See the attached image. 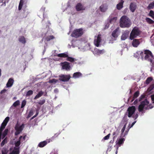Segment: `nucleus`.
Instances as JSON below:
<instances>
[{
	"instance_id": "nucleus-1",
	"label": "nucleus",
	"mask_w": 154,
	"mask_h": 154,
	"mask_svg": "<svg viewBox=\"0 0 154 154\" xmlns=\"http://www.w3.org/2000/svg\"><path fill=\"white\" fill-rule=\"evenodd\" d=\"M131 25L129 18L126 16H122L120 20V26L121 28H129Z\"/></svg>"
},
{
	"instance_id": "nucleus-2",
	"label": "nucleus",
	"mask_w": 154,
	"mask_h": 154,
	"mask_svg": "<svg viewBox=\"0 0 154 154\" xmlns=\"http://www.w3.org/2000/svg\"><path fill=\"white\" fill-rule=\"evenodd\" d=\"M140 55L141 58L143 59V58L145 60L152 62L153 59V56L151 51L149 50H146L144 51V52H141L140 53Z\"/></svg>"
},
{
	"instance_id": "nucleus-3",
	"label": "nucleus",
	"mask_w": 154,
	"mask_h": 154,
	"mask_svg": "<svg viewBox=\"0 0 154 154\" xmlns=\"http://www.w3.org/2000/svg\"><path fill=\"white\" fill-rule=\"evenodd\" d=\"M140 34V31L138 28L136 27H134L132 30L130 36V38L132 40L134 38H136Z\"/></svg>"
},
{
	"instance_id": "nucleus-4",
	"label": "nucleus",
	"mask_w": 154,
	"mask_h": 154,
	"mask_svg": "<svg viewBox=\"0 0 154 154\" xmlns=\"http://www.w3.org/2000/svg\"><path fill=\"white\" fill-rule=\"evenodd\" d=\"M83 34V29L80 28L74 30L71 35L72 37L77 38L81 36Z\"/></svg>"
},
{
	"instance_id": "nucleus-5",
	"label": "nucleus",
	"mask_w": 154,
	"mask_h": 154,
	"mask_svg": "<svg viewBox=\"0 0 154 154\" xmlns=\"http://www.w3.org/2000/svg\"><path fill=\"white\" fill-rule=\"evenodd\" d=\"M71 78L69 74H61L59 76V80L63 82H66L69 80Z\"/></svg>"
},
{
	"instance_id": "nucleus-6",
	"label": "nucleus",
	"mask_w": 154,
	"mask_h": 154,
	"mask_svg": "<svg viewBox=\"0 0 154 154\" xmlns=\"http://www.w3.org/2000/svg\"><path fill=\"white\" fill-rule=\"evenodd\" d=\"M149 102L146 99H145L143 101L141 102L140 104L138 107V110L140 112H142L145 107L146 108Z\"/></svg>"
},
{
	"instance_id": "nucleus-7",
	"label": "nucleus",
	"mask_w": 154,
	"mask_h": 154,
	"mask_svg": "<svg viewBox=\"0 0 154 154\" xmlns=\"http://www.w3.org/2000/svg\"><path fill=\"white\" fill-rule=\"evenodd\" d=\"M101 35L99 34L98 35L97 37L95 36V37L94 43V45L97 47L99 46L100 43L101 42Z\"/></svg>"
},
{
	"instance_id": "nucleus-8",
	"label": "nucleus",
	"mask_w": 154,
	"mask_h": 154,
	"mask_svg": "<svg viewBox=\"0 0 154 154\" xmlns=\"http://www.w3.org/2000/svg\"><path fill=\"white\" fill-rule=\"evenodd\" d=\"M62 69H65L67 71L69 70L70 68V63L68 62L65 61L61 63Z\"/></svg>"
},
{
	"instance_id": "nucleus-9",
	"label": "nucleus",
	"mask_w": 154,
	"mask_h": 154,
	"mask_svg": "<svg viewBox=\"0 0 154 154\" xmlns=\"http://www.w3.org/2000/svg\"><path fill=\"white\" fill-rule=\"evenodd\" d=\"M136 110L135 107L132 106L129 107L127 110L128 112V117H131L134 113Z\"/></svg>"
},
{
	"instance_id": "nucleus-10",
	"label": "nucleus",
	"mask_w": 154,
	"mask_h": 154,
	"mask_svg": "<svg viewBox=\"0 0 154 154\" xmlns=\"http://www.w3.org/2000/svg\"><path fill=\"white\" fill-rule=\"evenodd\" d=\"M104 52L105 51L104 49L100 50L97 48H95L93 51V53L94 55H100V54H103Z\"/></svg>"
},
{
	"instance_id": "nucleus-11",
	"label": "nucleus",
	"mask_w": 154,
	"mask_h": 154,
	"mask_svg": "<svg viewBox=\"0 0 154 154\" xmlns=\"http://www.w3.org/2000/svg\"><path fill=\"white\" fill-rule=\"evenodd\" d=\"M24 127V125L23 124H22L20 126L19 125L17 122L16 125L14 127V129L16 131H18L19 132H21Z\"/></svg>"
},
{
	"instance_id": "nucleus-12",
	"label": "nucleus",
	"mask_w": 154,
	"mask_h": 154,
	"mask_svg": "<svg viewBox=\"0 0 154 154\" xmlns=\"http://www.w3.org/2000/svg\"><path fill=\"white\" fill-rule=\"evenodd\" d=\"M119 28H117L114 30L111 34L112 36L116 40L119 35Z\"/></svg>"
},
{
	"instance_id": "nucleus-13",
	"label": "nucleus",
	"mask_w": 154,
	"mask_h": 154,
	"mask_svg": "<svg viewBox=\"0 0 154 154\" xmlns=\"http://www.w3.org/2000/svg\"><path fill=\"white\" fill-rule=\"evenodd\" d=\"M125 140V139L124 138H119L117 140L116 143V145L117 146V149H118L119 146H120L121 145L123 144Z\"/></svg>"
},
{
	"instance_id": "nucleus-14",
	"label": "nucleus",
	"mask_w": 154,
	"mask_h": 154,
	"mask_svg": "<svg viewBox=\"0 0 154 154\" xmlns=\"http://www.w3.org/2000/svg\"><path fill=\"white\" fill-rule=\"evenodd\" d=\"M75 9L77 11L84 10L85 8L81 3H78L75 6Z\"/></svg>"
},
{
	"instance_id": "nucleus-15",
	"label": "nucleus",
	"mask_w": 154,
	"mask_h": 154,
	"mask_svg": "<svg viewBox=\"0 0 154 154\" xmlns=\"http://www.w3.org/2000/svg\"><path fill=\"white\" fill-rule=\"evenodd\" d=\"M137 8L136 4L134 3H131L129 6V8L130 11L132 12H134L135 11Z\"/></svg>"
},
{
	"instance_id": "nucleus-16",
	"label": "nucleus",
	"mask_w": 154,
	"mask_h": 154,
	"mask_svg": "<svg viewBox=\"0 0 154 154\" xmlns=\"http://www.w3.org/2000/svg\"><path fill=\"white\" fill-rule=\"evenodd\" d=\"M129 33V31L127 30L124 32L121 36V39L122 40H125L128 36Z\"/></svg>"
},
{
	"instance_id": "nucleus-17",
	"label": "nucleus",
	"mask_w": 154,
	"mask_h": 154,
	"mask_svg": "<svg viewBox=\"0 0 154 154\" xmlns=\"http://www.w3.org/2000/svg\"><path fill=\"white\" fill-rule=\"evenodd\" d=\"M14 82V80L13 79L10 78L6 84V87L9 88L11 87L13 85Z\"/></svg>"
},
{
	"instance_id": "nucleus-18",
	"label": "nucleus",
	"mask_w": 154,
	"mask_h": 154,
	"mask_svg": "<svg viewBox=\"0 0 154 154\" xmlns=\"http://www.w3.org/2000/svg\"><path fill=\"white\" fill-rule=\"evenodd\" d=\"M140 43V42L138 39H134L132 42V45L134 47H137Z\"/></svg>"
},
{
	"instance_id": "nucleus-19",
	"label": "nucleus",
	"mask_w": 154,
	"mask_h": 154,
	"mask_svg": "<svg viewBox=\"0 0 154 154\" xmlns=\"http://www.w3.org/2000/svg\"><path fill=\"white\" fill-rule=\"evenodd\" d=\"M68 53L67 52L60 53L55 55V56H56L64 58H67L68 57Z\"/></svg>"
},
{
	"instance_id": "nucleus-20",
	"label": "nucleus",
	"mask_w": 154,
	"mask_h": 154,
	"mask_svg": "<svg viewBox=\"0 0 154 154\" xmlns=\"http://www.w3.org/2000/svg\"><path fill=\"white\" fill-rule=\"evenodd\" d=\"M124 1L123 0H121L120 2L116 5V8L119 10H121L123 8V5Z\"/></svg>"
},
{
	"instance_id": "nucleus-21",
	"label": "nucleus",
	"mask_w": 154,
	"mask_h": 154,
	"mask_svg": "<svg viewBox=\"0 0 154 154\" xmlns=\"http://www.w3.org/2000/svg\"><path fill=\"white\" fill-rule=\"evenodd\" d=\"M100 11L103 12H105L107 9V7L106 5H102L100 7Z\"/></svg>"
},
{
	"instance_id": "nucleus-22",
	"label": "nucleus",
	"mask_w": 154,
	"mask_h": 154,
	"mask_svg": "<svg viewBox=\"0 0 154 154\" xmlns=\"http://www.w3.org/2000/svg\"><path fill=\"white\" fill-rule=\"evenodd\" d=\"M47 144V142L46 141H44L40 142L38 145V146L39 147H43L46 146Z\"/></svg>"
},
{
	"instance_id": "nucleus-23",
	"label": "nucleus",
	"mask_w": 154,
	"mask_h": 154,
	"mask_svg": "<svg viewBox=\"0 0 154 154\" xmlns=\"http://www.w3.org/2000/svg\"><path fill=\"white\" fill-rule=\"evenodd\" d=\"M119 130L118 129L113 133L112 134L113 136V140H114L119 135Z\"/></svg>"
},
{
	"instance_id": "nucleus-24",
	"label": "nucleus",
	"mask_w": 154,
	"mask_h": 154,
	"mask_svg": "<svg viewBox=\"0 0 154 154\" xmlns=\"http://www.w3.org/2000/svg\"><path fill=\"white\" fill-rule=\"evenodd\" d=\"M152 90H154V81L152 82V84L147 89L148 92H150Z\"/></svg>"
},
{
	"instance_id": "nucleus-25",
	"label": "nucleus",
	"mask_w": 154,
	"mask_h": 154,
	"mask_svg": "<svg viewBox=\"0 0 154 154\" xmlns=\"http://www.w3.org/2000/svg\"><path fill=\"white\" fill-rule=\"evenodd\" d=\"M19 148L15 147L13 150L10 154H19Z\"/></svg>"
},
{
	"instance_id": "nucleus-26",
	"label": "nucleus",
	"mask_w": 154,
	"mask_h": 154,
	"mask_svg": "<svg viewBox=\"0 0 154 154\" xmlns=\"http://www.w3.org/2000/svg\"><path fill=\"white\" fill-rule=\"evenodd\" d=\"M25 2V0H20L18 6L19 10H20L21 9L23 5Z\"/></svg>"
},
{
	"instance_id": "nucleus-27",
	"label": "nucleus",
	"mask_w": 154,
	"mask_h": 154,
	"mask_svg": "<svg viewBox=\"0 0 154 154\" xmlns=\"http://www.w3.org/2000/svg\"><path fill=\"white\" fill-rule=\"evenodd\" d=\"M82 74L80 72H76L74 73L73 75V77L74 78H78L81 76Z\"/></svg>"
},
{
	"instance_id": "nucleus-28",
	"label": "nucleus",
	"mask_w": 154,
	"mask_h": 154,
	"mask_svg": "<svg viewBox=\"0 0 154 154\" xmlns=\"http://www.w3.org/2000/svg\"><path fill=\"white\" fill-rule=\"evenodd\" d=\"M139 94L140 93L139 91H137L134 93L133 97V99L131 100V102H132L135 98H136L138 97L139 95Z\"/></svg>"
},
{
	"instance_id": "nucleus-29",
	"label": "nucleus",
	"mask_w": 154,
	"mask_h": 154,
	"mask_svg": "<svg viewBox=\"0 0 154 154\" xmlns=\"http://www.w3.org/2000/svg\"><path fill=\"white\" fill-rule=\"evenodd\" d=\"M43 92L42 91H40L34 98V99L35 100L41 97L43 94Z\"/></svg>"
},
{
	"instance_id": "nucleus-30",
	"label": "nucleus",
	"mask_w": 154,
	"mask_h": 154,
	"mask_svg": "<svg viewBox=\"0 0 154 154\" xmlns=\"http://www.w3.org/2000/svg\"><path fill=\"white\" fill-rule=\"evenodd\" d=\"M146 22L149 24H153L154 23V21L149 17H146L145 19Z\"/></svg>"
},
{
	"instance_id": "nucleus-31",
	"label": "nucleus",
	"mask_w": 154,
	"mask_h": 154,
	"mask_svg": "<svg viewBox=\"0 0 154 154\" xmlns=\"http://www.w3.org/2000/svg\"><path fill=\"white\" fill-rule=\"evenodd\" d=\"M22 138V136H20L18 140L15 142V146L16 147H18L20 145L21 143L20 142Z\"/></svg>"
},
{
	"instance_id": "nucleus-32",
	"label": "nucleus",
	"mask_w": 154,
	"mask_h": 154,
	"mask_svg": "<svg viewBox=\"0 0 154 154\" xmlns=\"http://www.w3.org/2000/svg\"><path fill=\"white\" fill-rule=\"evenodd\" d=\"M153 81V78L152 77H150L147 78L145 81V83L147 84H149L151 82Z\"/></svg>"
},
{
	"instance_id": "nucleus-33",
	"label": "nucleus",
	"mask_w": 154,
	"mask_h": 154,
	"mask_svg": "<svg viewBox=\"0 0 154 154\" xmlns=\"http://www.w3.org/2000/svg\"><path fill=\"white\" fill-rule=\"evenodd\" d=\"M154 8V1L150 3L147 7V8L149 10H150Z\"/></svg>"
},
{
	"instance_id": "nucleus-34",
	"label": "nucleus",
	"mask_w": 154,
	"mask_h": 154,
	"mask_svg": "<svg viewBox=\"0 0 154 154\" xmlns=\"http://www.w3.org/2000/svg\"><path fill=\"white\" fill-rule=\"evenodd\" d=\"M19 40L23 44H25L26 42L25 38L23 36L20 37L19 38Z\"/></svg>"
},
{
	"instance_id": "nucleus-35",
	"label": "nucleus",
	"mask_w": 154,
	"mask_h": 154,
	"mask_svg": "<svg viewBox=\"0 0 154 154\" xmlns=\"http://www.w3.org/2000/svg\"><path fill=\"white\" fill-rule=\"evenodd\" d=\"M66 60L71 62H73L76 61V59L72 57H69L68 56V57H67Z\"/></svg>"
},
{
	"instance_id": "nucleus-36",
	"label": "nucleus",
	"mask_w": 154,
	"mask_h": 154,
	"mask_svg": "<svg viewBox=\"0 0 154 154\" xmlns=\"http://www.w3.org/2000/svg\"><path fill=\"white\" fill-rule=\"evenodd\" d=\"M136 122V121H134L132 123L130 127L129 128H128V131H125V133H124V136H125V135H126L127 134L129 129L133 126V125H134V124Z\"/></svg>"
},
{
	"instance_id": "nucleus-37",
	"label": "nucleus",
	"mask_w": 154,
	"mask_h": 154,
	"mask_svg": "<svg viewBox=\"0 0 154 154\" xmlns=\"http://www.w3.org/2000/svg\"><path fill=\"white\" fill-rule=\"evenodd\" d=\"M127 124V122H126L124 125V126H123L122 128V130H121V136H123V137H124V135H123V133L124 132V131H125V128H126V125ZM125 136H124V137Z\"/></svg>"
},
{
	"instance_id": "nucleus-38",
	"label": "nucleus",
	"mask_w": 154,
	"mask_h": 154,
	"mask_svg": "<svg viewBox=\"0 0 154 154\" xmlns=\"http://www.w3.org/2000/svg\"><path fill=\"white\" fill-rule=\"evenodd\" d=\"M54 38V37L53 35H50L47 37L45 38V39L47 41H49L51 40L52 39Z\"/></svg>"
},
{
	"instance_id": "nucleus-39",
	"label": "nucleus",
	"mask_w": 154,
	"mask_h": 154,
	"mask_svg": "<svg viewBox=\"0 0 154 154\" xmlns=\"http://www.w3.org/2000/svg\"><path fill=\"white\" fill-rule=\"evenodd\" d=\"M117 19V17H113L109 20V22L110 23H113L116 21Z\"/></svg>"
},
{
	"instance_id": "nucleus-40",
	"label": "nucleus",
	"mask_w": 154,
	"mask_h": 154,
	"mask_svg": "<svg viewBox=\"0 0 154 154\" xmlns=\"http://www.w3.org/2000/svg\"><path fill=\"white\" fill-rule=\"evenodd\" d=\"M148 15L154 20V12L153 11L150 10V11Z\"/></svg>"
},
{
	"instance_id": "nucleus-41",
	"label": "nucleus",
	"mask_w": 154,
	"mask_h": 154,
	"mask_svg": "<svg viewBox=\"0 0 154 154\" xmlns=\"http://www.w3.org/2000/svg\"><path fill=\"white\" fill-rule=\"evenodd\" d=\"M7 137L5 138L2 141V142L1 144V146L2 147L3 146L7 143Z\"/></svg>"
},
{
	"instance_id": "nucleus-42",
	"label": "nucleus",
	"mask_w": 154,
	"mask_h": 154,
	"mask_svg": "<svg viewBox=\"0 0 154 154\" xmlns=\"http://www.w3.org/2000/svg\"><path fill=\"white\" fill-rule=\"evenodd\" d=\"M33 94V91L32 90H29L28 91L26 94V96H29Z\"/></svg>"
},
{
	"instance_id": "nucleus-43",
	"label": "nucleus",
	"mask_w": 154,
	"mask_h": 154,
	"mask_svg": "<svg viewBox=\"0 0 154 154\" xmlns=\"http://www.w3.org/2000/svg\"><path fill=\"white\" fill-rule=\"evenodd\" d=\"M33 114V111L32 110H31L30 111L28 116L27 117V118H29V117H30Z\"/></svg>"
},
{
	"instance_id": "nucleus-44",
	"label": "nucleus",
	"mask_w": 154,
	"mask_h": 154,
	"mask_svg": "<svg viewBox=\"0 0 154 154\" xmlns=\"http://www.w3.org/2000/svg\"><path fill=\"white\" fill-rule=\"evenodd\" d=\"M20 104V101L19 100L16 101L13 104V106L14 107H16Z\"/></svg>"
},
{
	"instance_id": "nucleus-45",
	"label": "nucleus",
	"mask_w": 154,
	"mask_h": 154,
	"mask_svg": "<svg viewBox=\"0 0 154 154\" xmlns=\"http://www.w3.org/2000/svg\"><path fill=\"white\" fill-rule=\"evenodd\" d=\"M9 119L10 118L9 117H7L4 120L3 122L5 123V124H7L9 120Z\"/></svg>"
},
{
	"instance_id": "nucleus-46",
	"label": "nucleus",
	"mask_w": 154,
	"mask_h": 154,
	"mask_svg": "<svg viewBox=\"0 0 154 154\" xmlns=\"http://www.w3.org/2000/svg\"><path fill=\"white\" fill-rule=\"evenodd\" d=\"M2 154H7L8 151L5 148H3L2 151Z\"/></svg>"
},
{
	"instance_id": "nucleus-47",
	"label": "nucleus",
	"mask_w": 154,
	"mask_h": 154,
	"mask_svg": "<svg viewBox=\"0 0 154 154\" xmlns=\"http://www.w3.org/2000/svg\"><path fill=\"white\" fill-rule=\"evenodd\" d=\"M26 104V101L25 100H23L22 102L21 108H22L24 107V106H25Z\"/></svg>"
},
{
	"instance_id": "nucleus-48",
	"label": "nucleus",
	"mask_w": 154,
	"mask_h": 154,
	"mask_svg": "<svg viewBox=\"0 0 154 154\" xmlns=\"http://www.w3.org/2000/svg\"><path fill=\"white\" fill-rule=\"evenodd\" d=\"M57 82V80L55 79H53L49 81V83H56Z\"/></svg>"
},
{
	"instance_id": "nucleus-49",
	"label": "nucleus",
	"mask_w": 154,
	"mask_h": 154,
	"mask_svg": "<svg viewBox=\"0 0 154 154\" xmlns=\"http://www.w3.org/2000/svg\"><path fill=\"white\" fill-rule=\"evenodd\" d=\"M45 102V99H43L42 100H40L38 102V103L40 105H42L44 104Z\"/></svg>"
},
{
	"instance_id": "nucleus-50",
	"label": "nucleus",
	"mask_w": 154,
	"mask_h": 154,
	"mask_svg": "<svg viewBox=\"0 0 154 154\" xmlns=\"http://www.w3.org/2000/svg\"><path fill=\"white\" fill-rule=\"evenodd\" d=\"M110 134H108L106 136H105L103 138L104 139V140H107L109 138V137H110Z\"/></svg>"
},
{
	"instance_id": "nucleus-51",
	"label": "nucleus",
	"mask_w": 154,
	"mask_h": 154,
	"mask_svg": "<svg viewBox=\"0 0 154 154\" xmlns=\"http://www.w3.org/2000/svg\"><path fill=\"white\" fill-rule=\"evenodd\" d=\"M38 111H37L36 114L35 115H34V116H33L31 118L30 120H32V119H33L34 118L36 117L37 116V115H38Z\"/></svg>"
},
{
	"instance_id": "nucleus-52",
	"label": "nucleus",
	"mask_w": 154,
	"mask_h": 154,
	"mask_svg": "<svg viewBox=\"0 0 154 154\" xmlns=\"http://www.w3.org/2000/svg\"><path fill=\"white\" fill-rule=\"evenodd\" d=\"M8 131V129H5L3 132V134L7 135Z\"/></svg>"
},
{
	"instance_id": "nucleus-53",
	"label": "nucleus",
	"mask_w": 154,
	"mask_h": 154,
	"mask_svg": "<svg viewBox=\"0 0 154 154\" xmlns=\"http://www.w3.org/2000/svg\"><path fill=\"white\" fill-rule=\"evenodd\" d=\"M7 124H5L3 122L2 124L1 125V127H3V128H5V126H6Z\"/></svg>"
},
{
	"instance_id": "nucleus-54",
	"label": "nucleus",
	"mask_w": 154,
	"mask_h": 154,
	"mask_svg": "<svg viewBox=\"0 0 154 154\" xmlns=\"http://www.w3.org/2000/svg\"><path fill=\"white\" fill-rule=\"evenodd\" d=\"M145 97V96L144 95H141L140 97V98H139V101H141V100L143 99V98H144Z\"/></svg>"
},
{
	"instance_id": "nucleus-55",
	"label": "nucleus",
	"mask_w": 154,
	"mask_h": 154,
	"mask_svg": "<svg viewBox=\"0 0 154 154\" xmlns=\"http://www.w3.org/2000/svg\"><path fill=\"white\" fill-rule=\"evenodd\" d=\"M20 133L21 132L18 131H16L15 132L14 134L15 135L17 136L20 134Z\"/></svg>"
},
{
	"instance_id": "nucleus-56",
	"label": "nucleus",
	"mask_w": 154,
	"mask_h": 154,
	"mask_svg": "<svg viewBox=\"0 0 154 154\" xmlns=\"http://www.w3.org/2000/svg\"><path fill=\"white\" fill-rule=\"evenodd\" d=\"M152 100V101L153 103H154V94L152 95L151 96Z\"/></svg>"
},
{
	"instance_id": "nucleus-57",
	"label": "nucleus",
	"mask_w": 154,
	"mask_h": 154,
	"mask_svg": "<svg viewBox=\"0 0 154 154\" xmlns=\"http://www.w3.org/2000/svg\"><path fill=\"white\" fill-rule=\"evenodd\" d=\"M6 91H7L6 90L4 89L1 91V92H0V93L1 94H2L6 92Z\"/></svg>"
},
{
	"instance_id": "nucleus-58",
	"label": "nucleus",
	"mask_w": 154,
	"mask_h": 154,
	"mask_svg": "<svg viewBox=\"0 0 154 154\" xmlns=\"http://www.w3.org/2000/svg\"><path fill=\"white\" fill-rule=\"evenodd\" d=\"M59 134L60 133H59L55 134L53 137H56L58 136Z\"/></svg>"
},
{
	"instance_id": "nucleus-59",
	"label": "nucleus",
	"mask_w": 154,
	"mask_h": 154,
	"mask_svg": "<svg viewBox=\"0 0 154 154\" xmlns=\"http://www.w3.org/2000/svg\"><path fill=\"white\" fill-rule=\"evenodd\" d=\"M5 128H3L1 127H0V132H2V131Z\"/></svg>"
},
{
	"instance_id": "nucleus-60",
	"label": "nucleus",
	"mask_w": 154,
	"mask_h": 154,
	"mask_svg": "<svg viewBox=\"0 0 154 154\" xmlns=\"http://www.w3.org/2000/svg\"><path fill=\"white\" fill-rule=\"evenodd\" d=\"M148 107L149 109H151L153 107V106H152V105L150 104V105H149L148 106Z\"/></svg>"
},
{
	"instance_id": "nucleus-61",
	"label": "nucleus",
	"mask_w": 154,
	"mask_h": 154,
	"mask_svg": "<svg viewBox=\"0 0 154 154\" xmlns=\"http://www.w3.org/2000/svg\"><path fill=\"white\" fill-rule=\"evenodd\" d=\"M6 136V135H5V134H2V139H4V138Z\"/></svg>"
},
{
	"instance_id": "nucleus-62",
	"label": "nucleus",
	"mask_w": 154,
	"mask_h": 154,
	"mask_svg": "<svg viewBox=\"0 0 154 154\" xmlns=\"http://www.w3.org/2000/svg\"><path fill=\"white\" fill-rule=\"evenodd\" d=\"M26 135H25L23 137H22V138H23V140H25V138H26Z\"/></svg>"
},
{
	"instance_id": "nucleus-63",
	"label": "nucleus",
	"mask_w": 154,
	"mask_h": 154,
	"mask_svg": "<svg viewBox=\"0 0 154 154\" xmlns=\"http://www.w3.org/2000/svg\"><path fill=\"white\" fill-rule=\"evenodd\" d=\"M138 114H136L135 115L136 117H135V119H137V117H138Z\"/></svg>"
},
{
	"instance_id": "nucleus-64",
	"label": "nucleus",
	"mask_w": 154,
	"mask_h": 154,
	"mask_svg": "<svg viewBox=\"0 0 154 154\" xmlns=\"http://www.w3.org/2000/svg\"><path fill=\"white\" fill-rule=\"evenodd\" d=\"M137 102H138V101H137V99L135 100L134 103H137Z\"/></svg>"
}]
</instances>
